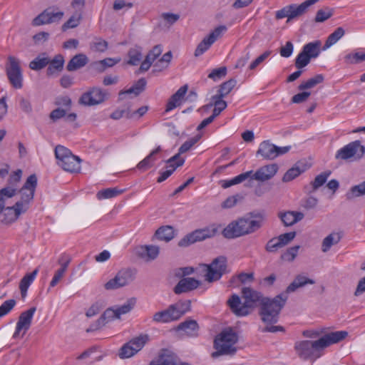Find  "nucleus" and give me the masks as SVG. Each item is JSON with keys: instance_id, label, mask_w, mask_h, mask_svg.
Listing matches in <instances>:
<instances>
[{"instance_id": "obj_1", "label": "nucleus", "mask_w": 365, "mask_h": 365, "mask_svg": "<svg viewBox=\"0 0 365 365\" xmlns=\"http://www.w3.org/2000/svg\"><path fill=\"white\" fill-rule=\"evenodd\" d=\"M308 284H313L314 281L304 275L299 274L287 287L285 294H278L273 299L265 298L262 301L259 311L262 321L267 324L277 323L279 319V313L287 299L286 294L294 292L298 288L303 287Z\"/></svg>"}, {"instance_id": "obj_2", "label": "nucleus", "mask_w": 365, "mask_h": 365, "mask_svg": "<svg viewBox=\"0 0 365 365\" xmlns=\"http://www.w3.org/2000/svg\"><path fill=\"white\" fill-rule=\"evenodd\" d=\"M348 335L346 331H331L317 340H302L296 341L294 350L302 360L314 361L319 358L324 349L344 339Z\"/></svg>"}, {"instance_id": "obj_3", "label": "nucleus", "mask_w": 365, "mask_h": 365, "mask_svg": "<svg viewBox=\"0 0 365 365\" xmlns=\"http://www.w3.org/2000/svg\"><path fill=\"white\" fill-rule=\"evenodd\" d=\"M264 215L262 212H250L242 217L230 222L222 231L226 239H235L257 232L262 226Z\"/></svg>"}, {"instance_id": "obj_4", "label": "nucleus", "mask_w": 365, "mask_h": 365, "mask_svg": "<svg viewBox=\"0 0 365 365\" xmlns=\"http://www.w3.org/2000/svg\"><path fill=\"white\" fill-rule=\"evenodd\" d=\"M242 297L245 299L243 303L240 297L235 294H232L227 301L230 309L237 317L248 315L253 308L258 304L261 305L262 301L266 298L262 293L250 287L242 288Z\"/></svg>"}, {"instance_id": "obj_5", "label": "nucleus", "mask_w": 365, "mask_h": 365, "mask_svg": "<svg viewBox=\"0 0 365 365\" xmlns=\"http://www.w3.org/2000/svg\"><path fill=\"white\" fill-rule=\"evenodd\" d=\"M238 341V336L231 328L223 330L214 340V348L216 351L212 354L215 358L221 355H234L237 349L235 344Z\"/></svg>"}, {"instance_id": "obj_6", "label": "nucleus", "mask_w": 365, "mask_h": 365, "mask_svg": "<svg viewBox=\"0 0 365 365\" xmlns=\"http://www.w3.org/2000/svg\"><path fill=\"white\" fill-rule=\"evenodd\" d=\"M57 164L63 170L69 173H78L81 169V159L73 155L66 147L58 145L55 148Z\"/></svg>"}, {"instance_id": "obj_7", "label": "nucleus", "mask_w": 365, "mask_h": 365, "mask_svg": "<svg viewBox=\"0 0 365 365\" xmlns=\"http://www.w3.org/2000/svg\"><path fill=\"white\" fill-rule=\"evenodd\" d=\"M202 266L206 272L205 279L210 283L219 280L223 274L229 272L227 257L222 255L215 258L210 264H202Z\"/></svg>"}, {"instance_id": "obj_8", "label": "nucleus", "mask_w": 365, "mask_h": 365, "mask_svg": "<svg viewBox=\"0 0 365 365\" xmlns=\"http://www.w3.org/2000/svg\"><path fill=\"white\" fill-rule=\"evenodd\" d=\"M319 1V0H306L299 5L293 4L286 6L276 11L275 18L277 19H282L286 17L287 18V22H289L292 19L303 16L307 13L309 6L317 3Z\"/></svg>"}, {"instance_id": "obj_9", "label": "nucleus", "mask_w": 365, "mask_h": 365, "mask_svg": "<svg viewBox=\"0 0 365 365\" xmlns=\"http://www.w3.org/2000/svg\"><path fill=\"white\" fill-rule=\"evenodd\" d=\"M364 153L365 147L359 140H355L338 150L335 154V158L341 160H358L364 156Z\"/></svg>"}, {"instance_id": "obj_10", "label": "nucleus", "mask_w": 365, "mask_h": 365, "mask_svg": "<svg viewBox=\"0 0 365 365\" xmlns=\"http://www.w3.org/2000/svg\"><path fill=\"white\" fill-rule=\"evenodd\" d=\"M6 73L11 86L15 89L23 87V75L19 60L14 56L8 57L6 66Z\"/></svg>"}, {"instance_id": "obj_11", "label": "nucleus", "mask_w": 365, "mask_h": 365, "mask_svg": "<svg viewBox=\"0 0 365 365\" xmlns=\"http://www.w3.org/2000/svg\"><path fill=\"white\" fill-rule=\"evenodd\" d=\"M135 273V270L130 268L122 269L114 278L105 284L104 287L107 290H111L125 287L134 280Z\"/></svg>"}, {"instance_id": "obj_12", "label": "nucleus", "mask_w": 365, "mask_h": 365, "mask_svg": "<svg viewBox=\"0 0 365 365\" xmlns=\"http://www.w3.org/2000/svg\"><path fill=\"white\" fill-rule=\"evenodd\" d=\"M291 146L278 147L269 142L262 141L256 153L257 156H261L264 160H274L279 155H282L289 151Z\"/></svg>"}, {"instance_id": "obj_13", "label": "nucleus", "mask_w": 365, "mask_h": 365, "mask_svg": "<svg viewBox=\"0 0 365 365\" xmlns=\"http://www.w3.org/2000/svg\"><path fill=\"white\" fill-rule=\"evenodd\" d=\"M36 310L35 307L23 312L19 317V320L16 323V330L14 333L13 338L17 339L22 338L26 332L29 329L34 314Z\"/></svg>"}, {"instance_id": "obj_14", "label": "nucleus", "mask_w": 365, "mask_h": 365, "mask_svg": "<svg viewBox=\"0 0 365 365\" xmlns=\"http://www.w3.org/2000/svg\"><path fill=\"white\" fill-rule=\"evenodd\" d=\"M36 186V175L35 174L29 175L26 179L24 186L19 190V192L21 194V200L17 202H21L23 210H24L25 208L27 209V207H25V205L33 200Z\"/></svg>"}, {"instance_id": "obj_15", "label": "nucleus", "mask_w": 365, "mask_h": 365, "mask_svg": "<svg viewBox=\"0 0 365 365\" xmlns=\"http://www.w3.org/2000/svg\"><path fill=\"white\" fill-rule=\"evenodd\" d=\"M63 15L64 13L63 11H56L53 8L49 7L35 17L31 24L34 26H39L44 24L56 23L61 20Z\"/></svg>"}, {"instance_id": "obj_16", "label": "nucleus", "mask_w": 365, "mask_h": 365, "mask_svg": "<svg viewBox=\"0 0 365 365\" xmlns=\"http://www.w3.org/2000/svg\"><path fill=\"white\" fill-rule=\"evenodd\" d=\"M106 96V93L98 87H93L82 94L79 99V103L91 106L103 103Z\"/></svg>"}, {"instance_id": "obj_17", "label": "nucleus", "mask_w": 365, "mask_h": 365, "mask_svg": "<svg viewBox=\"0 0 365 365\" xmlns=\"http://www.w3.org/2000/svg\"><path fill=\"white\" fill-rule=\"evenodd\" d=\"M278 165L276 163L262 166L250 177L252 180L264 182L272 179L278 171Z\"/></svg>"}, {"instance_id": "obj_18", "label": "nucleus", "mask_w": 365, "mask_h": 365, "mask_svg": "<svg viewBox=\"0 0 365 365\" xmlns=\"http://www.w3.org/2000/svg\"><path fill=\"white\" fill-rule=\"evenodd\" d=\"M200 284V282L192 277H184L181 279L173 289L175 294H180L182 293L189 292L197 289Z\"/></svg>"}, {"instance_id": "obj_19", "label": "nucleus", "mask_w": 365, "mask_h": 365, "mask_svg": "<svg viewBox=\"0 0 365 365\" xmlns=\"http://www.w3.org/2000/svg\"><path fill=\"white\" fill-rule=\"evenodd\" d=\"M160 252L159 247L155 245H142L136 249V255L145 261L155 259Z\"/></svg>"}, {"instance_id": "obj_20", "label": "nucleus", "mask_w": 365, "mask_h": 365, "mask_svg": "<svg viewBox=\"0 0 365 365\" xmlns=\"http://www.w3.org/2000/svg\"><path fill=\"white\" fill-rule=\"evenodd\" d=\"M4 220L2 222L4 223H11L16 221L19 218L21 213L26 210V208L23 210L21 202H16L15 205L12 207H4Z\"/></svg>"}, {"instance_id": "obj_21", "label": "nucleus", "mask_w": 365, "mask_h": 365, "mask_svg": "<svg viewBox=\"0 0 365 365\" xmlns=\"http://www.w3.org/2000/svg\"><path fill=\"white\" fill-rule=\"evenodd\" d=\"M177 331H182L189 336H197L198 335L199 325L196 320L188 319L180 323Z\"/></svg>"}, {"instance_id": "obj_22", "label": "nucleus", "mask_w": 365, "mask_h": 365, "mask_svg": "<svg viewBox=\"0 0 365 365\" xmlns=\"http://www.w3.org/2000/svg\"><path fill=\"white\" fill-rule=\"evenodd\" d=\"M89 60L84 53H78L73 56L66 66V70L69 72L76 71L84 67Z\"/></svg>"}, {"instance_id": "obj_23", "label": "nucleus", "mask_w": 365, "mask_h": 365, "mask_svg": "<svg viewBox=\"0 0 365 365\" xmlns=\"http://www.w3.org/2000/svg\"><path fill=\"white\" fill-rule=\"evenodd\" d=\"M205 240V238L202 230L199 229L185 235L179 241L178 245L180 247H187L195 242L202 241Z\"/></svg>"}, {"instance_id": "obj_24", "label": "nucleus", "mask_w": 365, "mask_h": 365, "mask_svg": "<svg viewBox=\"0 0 365 365\" xmlns=\"http://www.w3.org/2000/svg\"><path fill=\"white\" fill-rule=\"evenodd\" d=\"M174 313L170 305L166 309L155 313L153 317V321L156 323H168L177 321Z\"/></svg>"}, {"instance_id": "obj_25", "label": "nucleus", "mask_w": 365, "mask_h": 365, "mask_svg": "<svg viewBox=\"0 0 365 365\" xmlns=\"http://www.w3.org/2000/svg\"><path fill=\"white\" fill-rule=\"evenodd\" d=\"M160 358L164 365H190L187 362H182L178 356L168 349H163Z\"/></svg>"}, {"instance_id": "obj_26", "label": "nucleus", "mask_w": 365, "mask_h": 365, "mask_svg": "<svg viewBox=\"0 0 365 365\" xmlns=\"http://www.w3.org/2000/svg\"><path fill=\"white\" fill-rule=\"evenodd\" d=\"M38 272V269H35L32 272L26 274L20 281L19 289L23 298L26 297L27 290L33 282Z\"/></svg>"}, {"instance_id": "obj_27", "label": "nucleus", "mask_w": 365, "mask_h": 365, "mask_svg": "<svg viewBox=\"0 0 365 365\" xmlns=\"http://www.w3.org/2000/svg\"><path fill=\"white\" fill-rule=\"evenodd\" d=\"M160 151V146H158L148 156H146L143 160L138 163L137 168L143 171L150 168L153 166L154 162L156 160L155 155Z\"/></svg>"}, {"instance_id": "obj_28", "label": "nucleus", "mask_w": 365, "mask_h": 365, "mask_svg": "<svg viewBox=\"0 0 365 365\" xmlns=\"http://www.w3.org/2000/svg\"><path fill=\"white\" fill-rule=\"evenodd\" d=\"M322 47V42L319 40L306 43L302 50L304 51L312 59L317 58L320 53Z\"/></svg>"}, {"instance_id": "obj_29", "label": "nucleus", "mask_w": 365, "mask_h": 365, "mask_svg": "<svg viewBox=\"0 0 365 365\" xmlns=\"http://www.w3.org/2000/svg\"><path fill=\"white\" fill-rule=\"evenodd\" d=\"M170 306L173 311L175 312L174 314L177 320H178L186 312L190 310L191 302L190 300H186L184 302L180 301L174 304H171Z\"/></svg>"}, {"instance_id": "obj_30", "label": "nucleus", "mask_w": 365, "mask_h": 365, "mask_svg": "<svg viewBox=\"0 0 365 365\" xmlns=\"http://www.w3.org/2000/svg\"><path fill=\"white\" fill-rule=\"evenodd\" d=\"M174 235V230L173 227L169 225L160 227L155 233V237L165 242L170 241Z\"/></svg>"}, {"instance_id": "obj_31", "label": "nucleus", "mask_w": 365, "mask_h": 365, "mask_svg": "<svg viewBox=\"0 0 365 365\" xmlns=\"http://www.w3.org/2000/svg\"><path fill=\"white\" fill-rule=\"evenodd\" d=\"M252 174V170H250L243 173L238 175L237 176L233 178L230 180H225L220 181V185L222 188L226 189L232 185L239 184L249 178Z\"/></svg>"}, {"instance_id": "obj_32", "label": "nucleus", "mask_w": 365, "mask_h": 365, "mask_svg": "<svg viewBox=\"0 0 365 365\" xmlns=\"http://www.w3.org/2000/svg\"><path fill=\"white\" fill-rule=\"evenodd\" d=\"M64 58L62 55H56L53 60L50 59L48 67L46 71L48 76H51L55 71H61L63 68Z\"/></svg>"}, {"instance_id": "obj_33", "label": "nucleus", "mask_w": 365, "mask_h": 365, "mask_svg": "<svg viewBox=\"0 0 365 365\" xmlns=\"http://www.w3.org/2000/svg\"><path fill=\"white\" fill-rule=\"evenodd\" d=\"M49 63L50 58L43 53L29 63V68L34 71H39L48 66Z\"/></svg>"}, {"instance_id": "obj_34", "label": "nucleus", "mask_w": 365, "mask_h": 365, "mask_svg": "<svg viewBox=\"0 0 365 365\" xmlns=\"http://www.w3.org/2000/svg\"><path fill=\"white\" fill-rule=\"evenodd\" d=\"M345 34V30L342 27H338L327 38L322 50L324 51L335 44Z\"/></svg>"}, {"instance_id": "obj_35", "label": "nucleus", "mask_w": 365, "mask_h": 365, "mask_svg": "<svg viewBox=\"0 0 365 365\" xmlns=\"http://www.w3.org/2000/svg\"><path fill=\"white\" fill-rule=\"evenodd\" d=\"M363 195H365V180L352 186L346 193L345 196L347 200H351Z\"/></svg>"}, {"instance_id": "obj_36", "label": "nucleus", "mask_w": 365, "mask_h": 365, "mask_svg": "<svg viewBox=\"0 0 365 365\" xmlns=\"http://www.w3.org/2000/svg\"><path fill=\"white\" fill-rule=\"evenodd\" d=\"M150 336L147 334H141L129 341L133 349H136V354L140 351L144 346L149 341Z\"/></svg>"}, {"instance_id": "obj_37", "label": "nucleus", "mask_w": 365, "mask_h": 365, "mask_svg": "<svg viewBox=\"0 0 365 365\" xmlns=\"http://www.w3.org/2000/svg\"><path fill=\"white\" fill-rule=\"evenodd\" d=\"M108 47V43L101 37H95L90 43L89 48L93 52L103 53Z\"/></svg>"}, {"instance_id": "obj_38", "label": "nucleus", "mask_w": 365, "mask_h": 365, "mask_svg": "<svg viewBox=\"0 0 365 365\" xmlns=\"http://www.w3.org/2000/svg\"><path fill=\"white\" fill-rule=\"evenodd\" d=\"M324 81V76L322 74H317L313 78L308 79L307 81L302 82L299 86V91H305L312 88H314L317 84L322 83Z\"/></svg>"}, {"instance_id": "obj_39", "label": "nucleus", "mask_w": 365, "mask_h": 365, "mask_svg": "<svg viewBox=\"0 0 365 365\" xmlns=\"http://www.w3.org/2000/svg\"><path fill=\"white\" fill-rule=\"evenodd\" d=\"M340 236L338 233H331L327 236L322 242V250L327 252L331 247L340 241Z\"/></svg>"}, {"instance_id": "obj_40", "label": "nucleus", "mask_w": 365, "mask_h": 365, "mask_svg": "<svg viewBox=\"0 0 365 365\" xmlns=\"http://www.w3.org/2000/svg\"><path fill=\"white\" fill-rule=\"evenodd\" d=\"M344 63L346 64H357L365 61L364 52L349 53L344 57Z\"/></svg>"}, {"instance_id": "obj_41", "label": "nucleus", "mask_w": 365, "mask_h": 365, "mask_svg": "<svg viewBox=\"0 0 365 365\" xmlns=\"http://www.w3.org/2000/svg\"><path fill=\"white\" fill-rule=\"evenodd\" d=\"M123 192V190H118L117 187H110L98 191L96 196L98 200L108 199L119 195Z\"/></svg>"}, {"instance_id": "obj_42", "label": "nucleus", "mask_w": 365, "mask_h": 365, "mask_svg": "<svg viewBox=\"0 0 365 365\" xmlns=\"http://www.w3.org/2000/svg\"><path fill=\"white\" fill-rule=\"evenodd\" d=\"M128 56L129 57V60L127 63L131 66L138 65L140 62L143 57L141 49L139 47L130 48L128 53Z\"/></svg>"}, {"instance_id": "obj_43", "label": "nucleus", "mask_w": 365, "mask_h": 365, "mask_svg": "<svg viewBox=\"0 0 365 365\" xmlns=\"http://www.w3.org/2000/svg\"><path fill=\"white\" fill-rule=\"evenodd\" d=\"M305 171V168H300L298 165H295L292 168L289 169L282 178V181L284 182H289L297 177H298L301 173Z\"/></svg>"}, {"instance_id": "obj_44", "label": "nucleus", "mask_w": 365, "mask_h": 365, "mask_svg": "<svg viewBox=\"0 0 365 365\" xmlns=\"http://www.w3.org/2000/svg\"><path fill=\"white\" fill-rule=\"evenodd\" d=\"M135 303V298H130L123 305L115 307L117 318H120L122 314H125L130 312L133 309Z\"/></svg>"}, {"instance_id": "obj_45", "label": "nucleus", "mask_w": 365, "mask_h": 365, "mask_svg": "<svg viewBox=\"0 0 365 365\" xmlns=\"http://www.w3.org/2000/svg\"><path fill=\"white\" fill-rule=\"evenodd\" d=\"M331 175V171H325L319 175H317L314 180L311 182L312 186V192L316 191L317 189H319L321 186H322L327 181L329 176ZM311 192V191H309Z\"/></svg>"}, {"instance_id": "obj_46", "label": "nucleus", "mask_w": 365, "mask_h": 365, "mask_svg": "<svg viewBox=\"0 0 365 365\" xmlns=\"http://www.w3.org/2000/svg\"><path fill=\"white\" fill-rule=\"evenodd\" d=\"M334 14V9L329 7H325L324 9L317 11L314 21L317 23H322L331 18Z\"/></svg>"}, {"instance_id": "obj_47", "label": "nucleus", "mask_w": 365, "mask_h": 365, "mask_svg": "<svg viewBox=\"0 0 365 365\" xmlns=\"http://www.w3.org/2000/svg\"><path fill=\"white\" fill-rule=\"evenodd\" d=\"M237 85V80L230 78L228 81L223 82L220 85L218 91L222 93L224 97H226Z\"/></svg>"}, {"instance_id": "obj_48", "label": "nucleus", "mask_w": 365, "mask_h": 365, "mask_svg": "<svg viewBox=\"0 0 365 365\" xmlns=\"http://www.w3.org/2000/svg\"><path fill=\"white\" fill-rule=\"evenodd\" d=\"M311 59L312 58L302 50L295 58L294 65L298 69H302L310 63Z\"/></svg>"}, {"instance_id": "obj_49", "label": "nucleus", "mask_w": 365, "mask_h": 365, "mask_svg": "<svg viewBox=\"0 0 365 365\" xmlns=\"http://www.w3.org/2000/svg\"><path fill=\"white\" fill-rule=\"evenodd\" d=\"M136 354V349L130 345V342L125 343L120 349L118 356L120 359H127Z\"/></svg>"}, {"instance_id": "obj_50", "label": "nucleus", "mask_w": 365, "mask_h": 365, "mask_svg": "<svg viewBox=\"0 0 365 365\" xmlns=\"http://www.w3.org/2000/svg\"><path fill=\"white\" fill-rule=\"evenodd\" d=\"M213 43L206 36L202 41L197 45L195 51V56L197 57L202 55Z\"/></svg>"}, {"instance_id": "obj_51", "label": "nucleus", "mask_w": 365, "mask_h": 365, "mask_svg": "<svg viewBox=\"0 0 365 365\" xmlns=\"http://www.w3.org/2000/svg\"><path fill=\"white\" fill-rule=\"evenodd\" d=\"M299 248V245L289 247L281 255V259L284 261L292 262L297 257Z\"/></svg>"}, {"instance_id": "obj_52", "label": "nucleus", "mask_w": 365, "mask_h": 365, "mask_svg": "<svg viewBox=\"0 0 365 365\" xmlns=\"http://www.w3.org/2000/svg\"><path fill=\"white\" fill-rule=\"evenodd\" d=\"M283 247L277 237L270 239L265 245V250L268 252H276L279 249Z\"/></svg>"}, {"instance_id": "obj_53", "label": "nucleus", "mask_w": 365, "mask_h": 365, "mask_svg": "<svg viewBox=\"0 0 365 365\" xmlns=\"http://www.w3.org/2000/svg\"><path fill=\"white\" fill-rule=\"evenodd\" d=\"M81 19V15L79 14L78 16H72L69 18V19L66 21L62 26V31H66L68 29H74L77 27Z\"/></svg>"}, {"instance_id": "obj_54", "label": "nucleus", "mask_w": 365, "mask_h": 365, "mask_svg": "<svg viewBox=\"0 0 365 365\" xmlns=\"http://www.w3.org/2000/svg\"><path fill=\"white\" fill-rule=\"evenodd\" d=\"M148 110V106H141L136 110L132 111L130 108L128 107V119H139L143 116Z\"/></svg>"}, {"instance_id": "obj_55", "label": "nucleus", "mask_w": 365, "mask_h": 365, "mask_svg": "<svg viewBox=\"0 0 365 365\" xmlns=\"http://www.w3.org/2000/svg\"><path fill=\"white\" fill-rule=\"evenodd\" d=\"M227 74V68L225 66L213 69L208 75V78L216 81L225 77Z\"/></svg>"}, {"instance_id": "obj_56", "label": "nucleus", "mask_w": 365, "mask_h": 365, "mask_svg": "<svg viewBox=\"0 0 365 365\" xmlns=\"http://www.w3.org/2000/svg\"><path fill=\"white\" fill-rule=\"evenodd\" d=\"M173 55L171 51L165 53L159 61L154 65L155 68H160L159 70H162L168 67L172 59Z\"/></svg>"}, {"instance_id": "obj_57", "label": "nucleus", "mask_w": 365, "mask_h": 365, "mask_svg": "<svg viewBox=\"0 0 365 365\" xmlns=\"http://www.w3.org/2000/svg\"><path fill=\"white\" fill-rule=\"evenodd\" d=\"M227 30L226 26L220 25L216 27L207 37L214 43L222 34Z\"/></svg>"}, {"instance_id": "obj_58", "label": "nucleus", "mask_w": 365, "mask_h": 365, "mask_svg": "<svg viewBox=\"0 0 365 365\" xmlns=\"http://www.w3.org/2000/svg\"><path fill=\"white\" fill-rule=\"evenodd\" d=\"M201 138V135L198 134L195 137L186 140L179 148L180 153H184L188 151L198 140Z\"/></svg>"}, {"instance_id": "obj_59", "label": "nucleus", "mask_w": 365, "mask_h": 365, "mask_svg": "<svg viewBox=\"0 0 365 365\" xmlns=\"http://www.w3.org/2000/svg\"><path fill=\"white\" fill-rule=\"evenodd\" d=\"M114 319H118L115 308H108L101 316L100 321L106 324L108 322Z\"/></svg>"}, {"instance_id": "obj_60", "label": "nucleus", "mask_w": 365, "mask_h": 365, "mask_svg": "<svg viewBox=\"0 0 365 365\" xmlns=\"http://www.w3.org/2000/svg\"><path fill=\"white\" fill-rule=\"evenodd\" d=\"M16 305L14 299H9L5 301L0 307V317L6 315Z\"/></svg>"}, {"instance_id": "obj_61", "label": "nucleus", "mask_w": 365, "mask_h": 365, "mask_svg": "<svg viewBox=\"0 0 365 365\" xmlns=\"http://www.w3.org/2000/svg\"><path fill=\"white\" fill-rule=\"evenodd\" d=\"M16 193V189L6 187L0 190V201L5 203L6 198H11L14 197Z\"/></svg>"}, {"instance_id": "obj_62", "label": "nucleus", "mask_w": 365, "mask_h": 365, "mask_svg": "<svg viewBox=\"0 0 365 365\" xmlns=\"http://www.w3.org/2000/svg\"><path fill=\"white\" fill-rule=\"evenodd\" d=\"M279 217L285 226H291L294 224L292 211L279 213Z\"/></svg>"}, {"instance_id": "obj_63", "label": "nucleus", "mask_w": 365, "mask_h": 365, "mask_svg": "<svg viewBox=\"0 0 365 365\" xmlns=\"http://www.w3.org/2000/svg\"><path fill=\"white\" fill-rule=\"evenodd\" d=\"M163 52L162 46L160 45H156L155 46L152 50H150L147 56H145L147 58L150 60L152 62H154V61L160 56V54Z\"/></svg>"}, {"instance_id": "obj_64", "label": "nucleus", "mask_w": 365, "mask_h": 365, "mask_svg": "<svg viewBox=\"0 0 365 365\" xmlns=\"http://www.w3.org/2000/svg\"><path fill=\"white\" fill-rule=\"evenodd\" d=\"M293 50V43L291 41H287L284 46L281 47L279 53L282 57L288 58L292 54Z\"/></svg>"}]
</instances>
